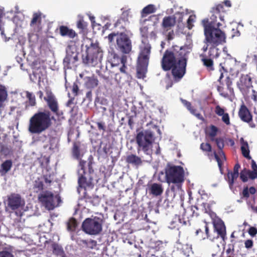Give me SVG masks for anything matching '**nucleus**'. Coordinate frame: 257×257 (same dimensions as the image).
<instances>
[{"label":"nucleus","instance_id":"1","mask_svg":"<svg viewBox=\"0 0 257 257\" xmlns=\"http://www.w3.org/2000/svg\"><path fill=\"white\" fill-rule=\"evenodd\" d=\"M225 12L223 5L218 4L212 8L210 19L205 18L201 21L205 41L211 46L207 56L213 59L218 58L220 55L217 46L226 42L225 34L220 29L222 26L221 22H224L223 14Z\"/></svg>","mask_w":257,"mask_h":257},{"label":"nucleus","instance_id":"2","mask_svg":"<svg viewBox=\"0 0 257 257\" xmlns=\"http://www.w3.org/2000/svg\"><path fill=\"white\" fill-rule=\"evenodd\" d=\"M189 53L186 46L174 45L163 54L161 61L162 69L165 71L171 70L175 82L180 81L186 73Z\"/></svg>","mask_w":257,"mask_h":257},{"label":"nucleus","instance_id":"3","mask_svg":"<svg viewBox=\"0 0 257 257\" xmlns=\"http://www.w3.org/2000/svg\"><path fill=\"white\" fill-rule=\"evenodd\" d=\"M205 208V212L208 213L212 219L213 229L210 230L206 228V239L212 242H214L220 237L223 241L227 239L226 227L224 222L219 218L215 212L211 210L209 204L203 203Z\"/></svg>","mask_w":257,"mask_h":257},{"label":"nucleus","instance_id":"4","mask_svg":"<svg viewBox=\"0 0 257 257\" xmlns=\"http://www.w3.org/2000/svg\"><path fill=\"white\" fill-rule=\"evenodd\" d=\"M51 113L49 111H38L29 120L28 131L33 134H40L51 125Z\"/></svg>","mask_w":257,"mask_h":257},{"label":"nucleus","instance_id":"5","mask_svg":"<svg viewBox=\"0 0 257 257\" xmlns=\"http://www.w3.org/2000/svg\"><path fill=\"white\" fill-rule=\"evenodd\" d=\"M156 132L161 135V133L159 127L156 125H154L149 129L142 131L137 133L136 141L138 145V150L142 149L145 153L149 150L155 141Z\"/></svg>","mask_w":257,"mask_h":257},{"label":"nucleus","instance_id":"6","mask_svg":"<svg viewBox=\"0 0 257 257\" xmlns=\"http://www.w3.org/2000/svg\"><path fill=\"white\" fill-rule=\"evenodd\" d=\"M166 181L169 184H174L171 187V191L175 192L176 188L179 190L184 181L185 172L184 169L180 166L168 164L165 170Z\"/></svg>","mask_w":257,"mask_h":257},{"label":"nucleus","instance_id":"7","mask_svg":"<svg viewBox=\"0 0 257 257\" xmlns=\"http://www.w3.org/2000/svg\"><path fill=\"white\" fill-rule=\"evenodd\" d=\"M89 46L86 45V56L83 57V62L89 66H95L100 63L103 57V52L98 44L93 43L91 39L87 40Z\"/></svg>","mask_w":257,"mask_h":257},{"label":"nucleus","instance_id":"8","mask_svg":"<svg viewBox=\"0 0 257 257\" xmlns=\"http://www.w3.org/2000/svg\"><path fill=\"white\" fill-rule=\"evenodd\" d=\"M116 37V49L124 54H129L132 51V41L127 35L123 32L110 33L107 38L109 42L111 43Z\"/></svg>","mask_w":257,"mask_h":257},{"label":"nucleus","instance_id":"9","mask_svg":"<svg viewBox=\"0 0 257 257\" xmlns=\"http://www.w3.org/2000/svg\"><path fill=\"white\" fill-rule=\"evenodd\" d=\"M103 220L102 218L92 216L86 218L82 223V229L86 234L96 235L102 230Z\"/></svg>","mask_w":257,"mask_h":257},{"label":"nucleus","instance_id":"10","mask_svg":"<svg viewBox=\"0 0 257 257\" xmlns=\"http://www.w3.org/2000/svg\"><path fill=\"white\" fill-rule=\"evenodd\" d=\"M38 199L39 202L49 210H53L61 202L59 195H55L52 192L48 190L40 193Z\"/></svg>","mask_w":257,"mask_h":257},{"label":"nucleus","instance_id":"11","mask_svg":"<svg viewBox=\"0 0 257 257\" xmlns=\"http://www.w3.org/2000/svg\"><path fill=\"white\" fill-rule=\"evenodd\" d=\"M25 204L24 199L21 195L17 193H11L8 196V207L12 210H15L22 208Z\"/></svg>","mask_w":257,"mask_h":257},{"label":"nucleus","instance_id":"12","mask_svg":"<svg viewBox=\"0 0 257 257\" xmlns=\"http://www.w3.org/2000/svg\"><path fill=\"white\" fill-rule=\"evenodd\" d=\"M120 62L122 66L120 67L119 70L120 73H117L115 75V80L118 83H123V81L128 80L130 75L126 71L127 67L126 63L127 62V56L125 55L121 56Z\"/></svg>","mask_w":257,"mask_h":257},{"label":"nucleus","instance_id":"13","mask_svg":"<svg viewBox=\"0 0 257 257\" xmlns=\"http://www.w3.org/2000/svg\"><path fill=\"white\" fill-rule=\"evenodd\" d=\"M238 115L241 121L247 123L250 127H255V124L252 121V115L244 103L239 108Z\"/></svg>","mask_w":257,"mask_h":257},{"label":"nucleus","instance_id":"14","mask_svg":"<svg viewBox=\"0 0 257 257\" xmlns=\"http://www.w3.org/2000/svg\"><path fill=\"white\" fill-rule=\"evenodd\" d=\"M215 142L217 148L219 149L218 153L217 154L216 151L213 152V155L214 158L216 161L217 162V164L219 168H221L222 163V160H226V157L225 155V153L223 151V149L224 147V141L223 138H217L214 139V141Z\"/></svg>","mask_w":257,"mask_h":257},{"label":"nucleus","instance_id":"15","mask_svg":"<svg viewBox=\"0 0 257 257\" xmlns=\"http://www.w3.org/2000/svg\"><path fill=\"white\" fill-rule=\"evenodd\" d=\"M73 48L69 46L66 49V55L63 59V65L64 68L71 69L72 65L75 63L78 60V54L75 51H72Z\"/></svg>","mask_w":257,"mask_h":257},{"label":"nucleus","instance_id":"16","mask_svg":"<svg viewBox=\"0 0 257 257\" xmlns=\"http://www.w3.org/2000/svg\"><path fill=\"white\" fill-rule=\"evenodd\" d=\"M151 49V45L147 44L141 50L138 58V64L148 66Z\"/></svg>","mask_w":257,"mask_h":257},{"label":"nucleus","instance_id":"17","mask_svg":"<svg viewBox=\"0 0 257 257\" xmlns=\"http://www.w3.org/2000/svg\"><path fill=\"white\" fill-rule=\"evenodd\" d=\"M79 177L78 183L79 186L81 188L86 189V188H92L93 184L92 183L93 178L87 172L83 173H78Z\"/></svg>","mask_w":257,"mask_h":257},{"label":"nucleus","instance_id":"18","mask_svg":"<svg viewBox=\"0 0 257 257\" xmlns=\"http://www.w3.org/2000/svg\"><path fill=\"white\" fill-rule=\"evenodd\" d=\"M47 96L44 97V99L47 102L50 109L55 114H58L59 106L57 100L51 91H46Z\"/></svg>","mask_w":257,"mask_h":257},{"label":"nucleus","instance_id":"19","mask_svg":"<svg viewBox=\"0 0 257 257\" xmlns=\"http://www.w3.org/2000/svg\"><path fill=\"white\" fill-rule=\"evenodd\" d=\"M237 86L241 92L245 91L252 86L251 77L247 74L242 75L237 83Z\"/></svg>","mask_w":257,"mask_h":257},{"label":"nucleus","instance_id":"20","mask_svg":"<svg viewBox=\"0 0 257 257\" xmlns=\"http://www.w3.org/2000/svg\"><path fill=\"white\" fill-rule=\"evenodd\" d=\"M196 209V208L192 205L191 206H189L187 207V208L184 209V213L183 214V218L181 219L180 218V216L178 217V221L180 224L182 225H186L187 222L189 221V219L195 216L194 215V210Z\"/></svg>","mask_w":257,"mask_h":257},{"label":"nucleus","instance_id":"21","mask_svg":"<svg viewBox=\"0 0 257 257\" xmlns=\"http://www.w3.org/2000/svg\"><path fill=\"white\" fill-rule=\"evenodd\" d=\"M42 13L40 12L34 13L33 14V17L31 21L30 25L33 28L34 30L36 32H39L41 30L42 23Z\"/></svg>","mask_w":257,"mask_h":257},{"label":"nucleus","instance_id":"22","mask_svg":"<svg viewBox=\"0 0 257 257\" xmlns=\"http://www.w3.org/2000/svg\"><path fill=\"white\" fill-rule=\"evenodd\" d=\"M176 23V20L174 16H166L163 19L161 26L164 31L167 32L171 30Z\"/></svg>","mask_w":257,"mask_h":257},{"label":"nucleus","instance_id":"23","mask_svg":"<svg viewBox=\"0 0 257 257\" xmlns=\"http://www.w3.org/2000/svg\"><path fill=\"white\" fill-rule=\"evenodd\" d=\"M78 245L87 251H89L91 249H98L97 241L91 239L89 240L80 239L79 241Z\"/></svg>","mask_w":257,"mask_h":257},{"label":"nucleus","instance_id":"24","mask_svg":"<svg viewBox=\"0 0 257 257\" xmlns=\"http://www.w3.org/2000/svg\"><path fill=\"white\" fill-rule=\"evenodd\" d=\"M240 166L238 163L236 164L233 167V172H228L227 174V180L230 187L233 186L234 181L236 180L239 175L238 171Z\"/></svg>","mask_w":257,"mask_h":257},{"label":"nucleus","instance_id":"25","mask_svg":"<svg viewBox=\"0 0 257 257\" xmlns=\"http://www.w3.org/2000/svg\"><path fill=\"white\" fill-rule=\"evenodd\" d=\"M200 57L203 66L206 68L207 71L212 72L214 70L213 59L207 57V55L204 54H200Z\"/></svg>","mask_w":257,"mask_h":257},{"label":"nucleus","instance_id":"26","mask_svg":"<svg viewBox=\"0 0 257 257\" xmlns=\"http://www.w3.org/2000/svg\"><path fill=\"white\" fill-rule=\"evenodd\" d=\"M128 23L127 18H125L123 14L122 16L117 20L116 22L114 24V27L119 30L120 33H124V31L126 30V26Z\"/></svg>","mask_w":257,"mask_h":257},{"label":"nucleus","instance_id":"27","mask_svg":"<svg viewBox=\"0 0 257 257\" xmlns=\"http://www.w3.org/2000/svg\"><path fill=\"white\" fill-rule=\"evenodd\" d=\"M59 33L61 36H67L69 38L73 39L77 37V34L75 31L71 29H69L68 27L65 26H60L59 27Z\"/></svg>","mask_w":257,"mask_h":257},{"label":"nucleus","instance_id":"28","mask_svg":"<svg viewBox=\"0 0 257 257\" xmlns=\"http://www.w3.org/2000/svg\"><path fill=\"white\" fill-rule=\"evenodd\" d=\"M149 193L154 196H158L163 192V186L161 184L154 183L151 185L149 189Z\"/></svg>","mask_w":257,"mask_h":257},{"label":"nucleus","instance_id":"29","mask_svg":"<svg viewBox=\"0 0 257 257\" xmlns=\"http://www.w3.org/2000/svg\"><path fill=\"white\" fill-rule=\"evenodd\" d=\"M8 91L6 87L2 85H0V111H1L5 106V102L8 98Z\"/></svg>","mask_w":257,"mask_h":257},{"label":"nucleus","instance_id":"30","mask_svg":"<svg viewBox=\"0 0 257 257\" xmlns=\"http://www.w3.org/2000/svg\"><path fill=\"white\" fill-rule=\"evenodd\" d=\"M125 161L128 164L136 166H140L142 163L141 158L134 154H131L127 156Z\"/></svg>","mask_w":257,"mask_h":257},{"label":"nucleus","instance_id":"31","mask_svg":"<svg viewBox=\"0 0 257 257\" xmlns=\"http://www.w3.org/2000/svg\"><path fill=\"white\" fill-rule=\"evenodd\" d=\"M240 143V149L242 156L247 159H251V158L249 155V150L248 143L244 141L243 138H241Z\"/></svg>","mask_w":257,"mask_h":257},{"label":"nucleus","instance_id":"32","mask_svg":"<svg viewBox=\"0 0 257 257\" xmlns=\"http://www.w3.org/2000/svg\"><path fill=\"white\" fill-rule=\"evenodd\" d=\"M256 193V189L254 187L251 186L248 188L244 187L241 193H240L241 199H247L250 195H254Z\"/></svg>","mask_w":257,"mask_h":257},{"label":"nucleus","instance_id":"33","mask_svg":"<svg viewBox=\"0 0 257 257\" xmlns=\"http://www.w3.org/2000/svg\"><path fill=\"white\" fill-rule=\"evenodd\" d=\"M80 146L79 142H74L73 143L71 150L72 155L73 157L76 160H79L81 158Z\"/></svg>","mask_w":257,"mask_h":257},{"label":"nucleus","instance_id":"34","mask_svg":"<svg viewBox=\"0 0 257 257\" xmlns=\"http://www.w3.org/2000/svg\"><path fill=\"white\" fill-rule=\"evenodd\" d=\"M208 224L206 222H204L202 225L196 229L195 232L196 235L203 240L206 239L207 233L206 229L208 228Z\"/></svg>","mask_w":257,"mask_h":257},{"label":"nucleus","instance_id":"35","mask_svg":"<svg viewBox=\"0 0 257 257\" xmlns=\"http://www.w3.org/2000/svg\"><path fill=\"white\" fill-rule=\"evenodd\" d=\"M85 84L86 87L88 88H93L97 86L98 80L94 75H92L91 77H86Z\"/></svg>","mask_w":257,"mask_h":257},{"label":"nucleus","instance_id":"36","mask_svg":"<svg viewBox=\"0 0 257 257\" xmlns=\"http://www.w3.org/2000/svg\"><path fill=\"white\" fill-rule=\"evenodd\" d=\"M218 131V127L213 124H211L207 127L206 133L210 137L211 141H214V139L215 138Z\"/></svg>","mask_w":257,"mask_h":257},{"label":"nucleus","instance_id":"37","mask_svg":"<svg viewBox=\"0 0 257 257\" xmlns=\"http://www.w3.org/2000/svg\"><path fill=\"white\" fill-rule=\"evenodd\" d=\"M13 165V162L11 160H7L4 162L1 165L0 173L2 175H5L11 169Z\"/></svg>","mask_w":257,"mask_h":257},{"label":"nucleus","instance_id":"38","mask_svg":"<svg viewBox=\"0 0 257 257\" xmlns=\"http://www.w3.org/2000/svg\"><path fill=\"white\" fill-rule=\"evenodd\" d=\"M147 65L141 64L137 65V77L139 79H144L146 77V73L147 71Z\"/></svg>","mask_w":257,"mask_h":257},{"label":"nucleus","instance_id":"39","mask_svg":"<svg viewBox=\"0 0 257 257\" xmlns=\"http://www.w3.org/2000/svg\"><path fill=\"white\" fill-rule=\"evenodd\" d=\"M53 253L58 257H66V254L63 248L57 243H53L52 245Z\"/></svg>","mask_w":257,"mask_h":257},{"label":"nucleus","instance_id":"40","mask_svg":"<svg viewBox=\"0 0 257 257\" xmlns=\"http://www.w3.org/2000/svg\"><path fill=\"white\" fill-rule=\"evenodd\" d=\"M77 28L79 30V33L85 35L87 32V23L85 22L83 18L80 19L76 24Z\"/></svg>","mask_w":257,"mask_h":257},{"label":"nucleus","instance_id":"41","mask_svg":"<svg viewBox=\"0 0 257 257\" xmlns=\"http://www.w3.org/2000/svg\"><path fill=\"white\" fill-rule=\"evenodd\" d=\"M156 8L153 5H149L145 7L142 11L141 15L142 17L144 18L146 17L148 15L155 13Z\"/></svg>","mask_w":257,"mask_h":257},{"label":"nucleus","instance_id":"42","mask_svg":"<svg viewBox=\"0 0 257 257\" xmlns=\"http://www.w3.org/2000/svg\"><path fill=\"white\" fill-rule=\"evenodd\" d=\"M84 198L85 199L86 202H88L93 206L98 205L100 202V199L98 197H90L85 193L84 195Z\"/></svg>","mask_w":257,"mask_h":257},{"label":"nucleus","instance_id":"43","mask_svg":"<svg viewBox=\"0 0 257 257\" xmlns=\"http://www.w3.org/2000/svg\"><path fill=\"white\" fill-rule=\"evenodd\" d=\"M77 226V222L76 219L73 217L70 218L68 221L67 222V229L70 232H74L75 231Z\"/></svg>","mask_w":257,"mask_h":257},{"label":"nucleus","instance_id":"44","mask_svg":"<svg viewBox=\"0 0 257 257\" xmlns=\"http://www.w3.org/2000/svg\"><path fill=\"white\" fill-rule=\"evenodd\" d=\"M33 189L34 192L36 193L40 192L44 189V184L42 181H40L39 179L35 180L33 185Z\"/></svg>","mask_w":257,"mask_h":257},{"label":"nucleus","instance_id":"45","mask_svg":"<svg viewBox=\"0 0 257 257\" xmlns=\"http://www.w3.org/2000/svg\"><path fill=\"white\" fill-rule=\"evenodd\" d=\"M182 103L187 107V108L190 111V112L192 114H193L198 117L200 115V114L199 113H196L197 110L192 106L191 102H190L186 100H182Z\"/></svg>","mask_w":257,"mask_h":257},{"label":"nucleus","instance_id":"46","mask_svg":"<svg viewBox=\"0 0 257 257\" xmlns=\"http://www.w3.org/2000/svg\"><path fill=\"white\" fill-rule=\"evenodd\" d=\"M0 257H14V255L12 250L5 248L0 251Z\"/></svg>","mask_w":257,"mask_h":257},{"label":"nucleus","instance_id":"47","mask_svg":"<svg viewBox=\"0 0 257 257\" xmlns=\"http://www.w3.org/2000/svg\"><path fill=\"white\" fill-rule=\"evenodd\" d=\"M26 97L29 99V102L31 106H35L36 105L35 96L32 93L27 91Z\"/></svg>","mask_w":257,"mask_h":257},{"label":"nucleus","instance_id":"48","mask_svg":"<svg viewBox=\"0 0 257 257\" xmlns=\"http://www.w3.org/2000/svg\"><path fill=\"white\" fill-rule=\"evenodd\" d=\"M244 247L252 253V249L254 247L253 241L251 239H248L244 241Z\"/></svg>","mask_w":257,"mask_h":257},{"label":"nucleus","instance_id":"49","mask_svg":"<svg viewBox=\"0 0 257 257\" xmlns=\"http://www.w3.org/2000/svg\"><path fill=\"white\" fill-rule=\"evenodd\" d=\"M225 84L227 86V88L229 91L230 93H232L233 92V89L231 87L232 84V82L231 79L229 77V76H227L225 79Z\"/></svg>","mask_w":257,"mask_h":257},{"label":"nucleus","instance_id":"50","mask_svg":"<svg viewBox=\"0 0 257 257\" xmlns=\"http://www.w3.org/2000/svg\"><path fill=\"white\" fill-rule=\"evenodd\" d=\"M200 149L205 152H210L212 151V147L209 143H202L200 145Z\"/></svg>","mask_w":257,"mask_h":257},{"label":"nucleus","instance_id":"51","mask_svg":"<svg viewBox=\"0 0 257 257\" xmlns=\"http://www.w3.org/2000/svg\"><path fill=\"white\" fill-rule=\"evenodd\" d=\"M196 17L195 15H190L187 20V24L188 29L191 30L193 27V23L195 21Z\"/></svg>","mask_w":257,"mask_h":257},{"label":"nucleus","instance_id":"52","mask_svg":"<svg viewBox=\"0 0 257 257\" xmlns=\"http://www.w3.org/2000/svg\"><path fill=\"white\" fill-rule=\"evenodd\" d=\"M246 172V169H244L242 170L240 173V178L243 182H246L248 180V177Z\"/></svg>","mask_w":257,"mask_h":257},{"label":"nucleus","instance_id":"53","mask_svg":"<svg viewBox=\"0 0 257 257\" xmlns=\"http://www.w3.org/2000/svg\"><path fill=\"white\" fill-rule=\"evenodd\" d=\"M215 112L218 116H222L226 113L225 112L224 109L221 107L219 105L215 106Z\"/></svg>","mask_w":257,"mask_h":257},{"label":"nucleus","instance_id":"54","mask_svg":"<svg viewBox=\"0 0 257 257\" xmlns=\"http://www.w3.org/2000/svg\"><path fill=\"white\" fill-rule=\"evenodd\" d=\"M79 160V165L80 167V169L78 170V173H83L84 172H86L85 170V166L86 165V162L82 160L81 159V158Z\"/></svg>","mask_w":257,"mask_h":257},{"label":"nucleus","instance_id":"55","mask_svg":"<svg viewBox=\"0 0 257 257\" xmlns=\"http://www.w3.org/2000/svg\"><path fill=\"white\" fill-rule=\"evenodd\" d=\"M222 121L227 125L230 124V117L228 113H225L224 114L221 116Z\"/></svg>","mask_w":257,"mask_h":257},{"label":"nucleus","instance_id":"56","mask_svg":"<svg viewBox=\"0 0 257 257\" xmlns=\"http://www.w3.org/2000/svg\"><path fill=\"white\" fill-rule=\"evenodd\" d=\"M234 245L232 243H228L227 245V248L226 250L227 254H234Z\"/></svg>","mask_w":257,"mask_h":257},{"label":"nucleus","instance_id":"57","mask_svg":"<svg viewBox=\"0 0 257 257\" xmlns=\"http://www.w3.org/2000/svg\"><path fill=\"white\" fill-rule=\"evenodd\" d=\"M5 16V12L4 8L0 7V31L2 30L3 27V19Z\"/></svg>","mask_w":257,"mask_h":257},{"label":"nucleus","instance_id":"58","mask_svg":"<svg viewBox=\"0 0 257 257\" xmlns=\"http://www.w3.org/2000/svg\"><path fill=\"white\" fill-rule=\"evenodd\" d=\"M248 233L250 236L255 237L257 234V228L253 226L250 227L248 230Z\"/></svg>","mask_w":257,"mask_h":257},{"label":"nucleus","instance_id":"59","mask_svg":"<svg viewBox=\"0 0 257 257\" xmlns=\"http://www.w3.org/2000/svg\"><path fill=\"white\" fill-rule=\"evenodd\" d=\"M96 124L97 125L98 130L100 131H102L103 132L106 131V125L104 121H98L96 122Z\"/></svg>","mask_w":257,"mask_h":257},{"label":"nucleus","instance_id":"60","mask_svg":"<svg viewBox=\"0 0 257 257\" xmlns=\"http://www.w3.org/2000/svg\"><path fill=\"white\" fill-rule=\"evenodd\" d=\"M181 249L184 254L187 256L189 255V254L191 251V248L188 244H184L182 246Z\"/></svg>","mask_w":257,"mask_h":257},{"label":"nucleus","instance_id":"61","mask_svg":"<svg viewBox=\"0 0 257 257\" xmlns=\"http://www.w3.org/2000/svg\"><path fill=\"white\" fill-rule=\"evenodd\" d=\"M140 32L143 37L147 38L148 37V27L144 26L140 28Z\"/></svg>","mask_w":257,"mask_h":257},{"label":"nucleus","instance_id":"62","mask_svg":"<svg viewBox=\"0 0 257 257\" xmlns=\"http://www.w3.org/2000/svg\"><path fill=\"white\" fill-rule=\"evenodd\" d=\"M248 174V177L251 180H254L257 178V172L254 171H250L249 170H246Z\"/></svg>","mask_w":257,"mask_h":257},{"label":"nucleus","instance_id":"63","mask_svg":"<svg viewBox=\"0 0 257 257\" xmlns=\"http://www.w3.org/2000/svg\"><path fill=\"white\" fill-rule=\"evenodd\" d=\"M134 118H135V114H132L128 117V124L131 129H133L135 123Z\"/></svg>","mask_w":257,"mask_h":257},{"label":"nucleus","instance_id":"64","mask_svg":"<svg viewBox=\"0 0 257 257\" xmlns=\"http://www.w3.org/2000/svg\"><path fill=\"white\" fill-rule=\"evenodd\" d=\"M92 159L89 158V162L87 164V166L88 168V172H87L88 174H89V175H91V174L93 173L94 172L93 167H92Z\"/></svg>","mask_w":257,"mask_h":257}]
</instances>
